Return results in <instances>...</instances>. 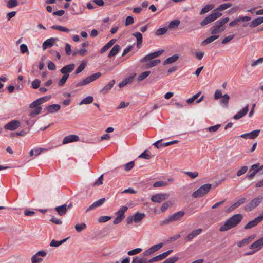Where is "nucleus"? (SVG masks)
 <instances>
[{"label":"nucleus","instance_id":"obj_1","mask_svg":"<svg viewBox=\"0 0 263 263\" xmlns=\"http://www.w3.org/2000/svg\"><path fill=\"white\" fill-rule=\"evenodd\" d=\"M243 216L240 214H236L229 218L220 227L219 231L224 232L228 231L237 226L242 220Z\"/></svg>","mask_w":263,"mask_h":263},{"label":"nucleus","instance_id":"obj_2","mask_svg":"<svg viewBox=\"0 0 263 263\" xmlns=\"http://www.w3.org/2000/svg\"><path fill=\"white\" fill-rule=\"evenodd\" d=\"M229 20V17H225L216 21L215 24L210 28L211 34H216L223 32L226 29L223 26Z\"/></svg>","mask_w":263,"mask_h":263},{"label":"nucleus","instance_id":"obj_3","mask_svg":"<svg viewBox=\"0 0 263 263\" xmlns=\"http://www.w3.org/2000/svg\"><path fill=\"white\" fill-rule=\"evenodd\" d=\"M101 73L97 72L89 77H86L85 79L80 80L76 84V87H80L85 86L89 84L92 82L99 79L101 76Z\"/></svg>","mask_w":263,"mask_h":263},{"label":"nucleus","instance_id":"obj_4","mask_svg":"<svg viewBox=\"0 0 263 263\" xmlns=\"http://www.w3.org/2000/svg\"><path fill=\"white\" fill-rule=\"evenodd\" d=\"M211 187V184H205L201 186L197 191L194 192L192 196L194 198L202 197L209 193Z\"/></svg>","mask_w":263,"mask_h":263},{"label":"nucleus","instance_id":"obj_5","mask_svg":"<svg viewBox=\"0 0 263 263\" xmlns=\"http://www.w3.org/2000/svg\"><path fill=\"white\" fill-rule=\"evenodd\" d=\"M222 15V13L219 12L214 11L212 13L207 16L203 21L200 22L201 26H205L220 17Z\"/></svg>","mask_w":263,"mask_h":263},{"label":"nucleus","instance_id":"obj_6","mask_svg":"<svg viewBox=\"0 0 263 263\" xmlns=\"http://www.w3.org/2000/svg\"><path fill=\"white\" fill-rule=\"evenodd\" d=\"M263 248V237L258 240L255 241L253 243H252L249 249L251 250H253L252 252H250L245 254L246 255H250L253 254L254 253L257 252V251L260 250Z\"/></svg>","mask_w":263,"mask_h":263},{"label":"nucleus","instance_id":"obj_7","mask_svg":"<svg viewBox=\"0 0 263 263\" xmlns=\"http://www.w3.org/2000/svg\"><path fill=\"white\" fill-rule=\"evenodd\" d=\"M263 200L262 196H258L254 198L245 207V210L247 211H251L256 208Z\"/></svg>","mask_w":263,"mask_h":263},{"label":"nucleus","instance_id":"obj_8","mask_svg":"<svg viewBox=\"0 0 263 263\" xmlns=\"http://www.w3.org/2000/svg\"><path fill=\"white\" fill-rule=\"evenodd\" d=\"M46 252L44 250L38 251L31 257V263H41L43 261V258L46 256Z\"/></svg>","mask_w":263,"mask_h":263},{"label":"nucleus","instance_id":"obj_9","mask_svg":"<svg viewBox=\"0 0 263 263\" xmlns=\"http://www.w3.org/2000/svg\"><path fill=\"white\" fill-rule=\"evenodd\" d=\"M169 197V194L167 193H157L153 195L151 200L154 202L161 203L166 200Z\"/></svg>","mask_w":263,"mask_h":263},{"label":"nucleus","instance_id":"obj_10","mask_svg":"<svg viewBox=\"0 0 263 263\" xmlns=\"http://www.w3.org/2000/svg\"><path fill=\"white\" fill-rule=\"evenodd\" d=\"M21 126V123L17 120H13L4 126V128L6 130H14L17 129Z\"/></svg>","mask_w":263,"mask_h":263},{"label":"nucleus","instance_id":"obj_11","mask_svg":"<svg viewBox=\"0 0 263 263\" xmlns=\"http://www.w3.org/2000/svg\"><path fill=\"white\" fill-rule=\"evenodd\" d=\"M263 220V216H261V215H259L257 217H256L254 220L249 221L245 227V229H251L255 226H256L260 222H261Z\"/></svg>","mask_w":263,"mask_h":263},{"label":"nucleus","instance_id":"obj_12","mask_svg":"<svg viewBox=\"0 0 263 263\" xmlns=\"http://www.w3.org/2000/svg\"><path fill=\"white\" fill-rule=\"evenodd\" d=\"M202 231V230L200 228L192 231L184 238V240L186 242L191 241L195 237L201 234Z\"/></svg>","mask_w":263,"mask_h":263},{"label":"nucleus","instance_id":"obj_13","mask_svg":"<svg viewBox=\"0 0 263 263\" xmlns=\"http://www.w3.org/2000/svg\"><path fill=\"white\" fill-rule=\"evenodd\" d=\"M260 132V129L254 130L250 133H245L241 135L240 137L244 139H254L258 137Z\"/></svg>","mask_w":263,"mask_h":263},{"label":"nucleus","instance_id":"obj_14","mask_svg":"<svg viewBox=\"0 0 263 263\" xmlns=\"http://www.w3.org/2000/svg\"><path fill=\"white\" fill-rule=\"evenodd\" d=\"M75 66V64L73 63L66 65L60 69V72L63 74H67L69 76V73L74 70Z\"/></svg>","mask_w":263,"mask_h":263},{"label":"nucleus","instance_id":"obj_15","mask_svg":"<svg viewBox=\"0 0 263 263\" xmlns=\"http://www.w3.org/2000/svg\"><path fill=\"white\" fill-rule=\"evenodd\" d=\"M255 238V235H251L237 242V246L242 247L250 243Z\"/></svg>","mask_w":263,"mask_h":263},{"label":"nucleus","instance_id":"obj_16","mask_svg":"<svg viewBox=\"0 0 263 263\" xmlns=\"http://www.w3.org/2000/svg\"><path fill=\"white\" fill-rule=\"evenodd\" d=\"M246 199H247L245 197L241 198L240 199H239L238 200V201L234 203L230 208H229L226 211L227 212L229 213V212H232L233 210H234L235 209H236V208H238L239 206H240V205L243 204L246 202Z\"/></svg>","mask_w":263,"mask_h":263},{"label":"nucleus","instance_id":"obj_17","mask_svg":"<svg viewBox=\"0 0 263 263\" xmlns=\"http://www.w3.org/2000/svg\"><path fill=\"white\" fill-rule=\"evenodd\" d=\"M105 200L106 199L105 198H102L94 202L91 205H90L87 208V209L86 211V212H88L90 210H92L97 207L101 206L104 203Z\"/></svg>","mask_w":263,"mask_h":263},{"label":"nucleus","instance_id":"obj_18","mask_svg":"<svg viewBox=\"0 0 263 263\" xmlns=\"http://www.w3.org/2000/svg\"><path fill=\"white\" fill-rule=\"evenodd\" d=\"M251 18L249 16H240L239 17L235 19L234 20L231 21L229 23V26L231 27L234 26L239 22H248L251 20Z\"/></svg>","mask_w":263,"mask_h":263},{"label":"nucleus","instance_id":"obj_19","mask_svg":"<svg viewBox=\"0 0 263 263\" xmlns=\"http://www.w3.org/2000/svg\"><path fill=\"white\" fill-rule=\"evenodd\" d=\"M79 140L78 136L76 135H70L66 136L64 138L62 143L63 144H65L70 142H73L78 141Z\"/></svg>","mask_w":263,"mask_h":263},{"label":"nucleus","instance_id":"obj_20","mask_svg":"<svg viewBox=\"0 0 263 263\" xmlns=\"http://www.w3.org/2000/svg\"><path fill=\"white\" fill-rule=\"evenodd\" d=\"M185 212L183 211H180L172 214L171 216L172 221H177L180 220L184 215Z\"/></svg>","mask_w":263,"mask_h":263},{"label":"nucleus","instance_id":"obj_21","mask_svg":"<svg viewBox=\"0 0 263 263\" xmlns=\"http://www.w3.org/2000/svg\"><path fill=\"white\" fill-rule=\"evenodd\" d=\"M115 83L116 82L115 80H111L107 85L104 86V87L100 90V92L103 95L106 94L112 88Z\"/></svg>","mask_w":263,"mask_h":263},{"label":"nucleus","instance_id":"obj_22","mask_svg":"<svg viewBox=\"0 0 263 263\" xmlns=\"http://www.w3.org/2000/svg\"><path fill=\"white\" fill-rule=\"evenodd\" d=\"M249 110L248 105H246L241 110L237 113L234 117L233 118L235 120H239L240 118L244 117Z\"/></svg>","mask_w":263,"mask_h":263},{"label":"nucleus","instance_id":"obj_23","mask_svg":"<svg viewBox=\"0 0 263 263\" xmlns=\"http://www.w3.org/2000/svg\"><path fill=\"white\" fill-rule=\"evenodd\" d=\"M249 110L248 105H246L241 110L237 113L234 117L233 118L235 120H239L240 118L244 117Z\"/></svg>","mask_w":263,"mask_h":263},{"label":"nucleus","instance_id":"obj_24","mask_svg":"<svg viewBox=\"0 0 263 263\" xmlns=\"http://www.w3.org/2000/svg\"><path fill=\"white\" fill-rule=\"evenodd\" d=\"M249 110L248 105H246L241 110L237 113L234 117L233 118L235 120H239L240 118L244 117Z\"/></svg>","mask_w":263,"mask_h":263},{"label":"nucleus","instance_id":"obj_25","mask_svg":"<svg viewBox=\"0 0 263 263\" xmlns=\"http://www.w3.org/2000/svg\"><path fill=\"white\" fill-rule=\"evenodd\" d=\"M61 108V106L59 104H52L46 107V109L49 113L53 114L59 111Z\"/></svg>","mask_w":263,"mask_h":263},{"label":"nucleus","instance_id":"obj_26","mask_svg":"<svg viewBox=\"0 0 263 263\" xmlns=\"http://www.w3.org/2000/svg\"><path fill=\"white\" fill-rule=\"evenodd\" d=\"M263 23V17H259L253 20L249 24L251 28H255Z\"/></svg>","mask_w":263,"mask_h":263},{"label":"nucleus","instance_id":"obj_27","mask_svg":"<svg viewBox=\"0 0 263 263\" xmlns=\"http://www.w3.org/2000/svg\"><path fill=\"white\" fill-rule=\"evenodd\" d=\"M55 211L60 216H63L66 214L67 211V206L66 204L57 206L55 208Z\"/></svg>","mask_w":263,"mask_h":263},{"label":"nucleus","instance_id":"obj_28","mask_svg":"<svg viewBox=\"0 0 263 263\" xmlns=\"http://www.w3.org/2000/svg\"><path fill=\"white\" fill-rule=\"evenodd\" d=\"M116 40L115 39H111L106 45H105L101 49V53H104L108 50L116 42Z\"/></svg>","mask_w":263,"mask_h":263},{"label":"nucleus","instance_id":"obj_29","mask_svg":"<svg viewBox=\"0 0 263 263\" xmlns=\"http://www.w3.org/2000/svg\"><path fill=\"white\" fill-rule=\"evenodd\" d=\"M55 39L53 38H50L46 40L43 43V48L44 50L46 49L47 48L51 47L53 45V43L55 41Z\"/></svg>","mask_w":263,"mask_h":263},{"label":"nucleus","instance_id":"obj_30","mask_svg":"<svg viewBox=\"0 0 263 263\" xmlns=\"http://www.w3.org/2000/svg\"><path fill=\"white\" fill-rule=\"evenodd\" d=\"M179 59V55L177 54L173 55L172 56L167 58L163 63L164 65L171 64L175 62Z\"/></svg>","mask_w":263,"mask_h":263},{"label":"nucleus","instance_id":"obj_31","mask_svg":"<svg viewBox=\"0 0 263 263\" xmlns=\"http://www.w3.org/2000/svg\"><path fill=\"white\" fill-rule=\"evenodd\" d=\"M137 39V46H140L143 42V37L142 34L139 32H135L132 34Z\"/></svg>","mask_w":263,"mask_h":263},{"label":"nucleus","instance_id":"obj_32","mask_svg":"<svg viewBox=\"0 0 263 263\" xmlns=\"http://www.w3.org/2000/svg\"><path fill=\"white\" fill-rule=\"evenodd\" d=\"M128 210V207L126 206H123L121 207L116 213L117 216L123 219L125 218V212Z\"/></svg>","mask_w":263,"mask_h":263},{"label":"nucleus","instance_id":"obj_33","mask_svg":"<svg viewBox=\"0 0 263 263\" xmlns=\"http://www.w3.org/2000/svg\"><path fill=\"white\" fill-rule=\"evenodd\" d=\"M220 100V103L223 107H227L228 105L230 97L228 94H224Z\"/></svg>","mask_w":263,"mask_h":263},{"label":"nucleus","instance_id":"obj_34","mask_svg":"<svg viewBox=\"0 0 263 263\" xmlns=\"http://www.w3.org/2000/svg\"><path fill=\"white\" fill-rule=\"evenodd\" d=\"M134 76H130L128 78H125L124 80H123L121 82H120L119 84V87H122L126 85L128 83H130L133 82V80L134 79Z\"/></svg>","mask_w":263,"mask_h":263},{"label":"nucleus","instance_id":"obj_35","mask_svg":"<svg viewBox=\"0 0 263 263\" xmlns=\"http://www.w3.org/2000/svg\"><path fill=\"white\" fill-rule=\"evenodd\" d=\"M69 238L67 237L66 238L63 239L60 241H57L54 239H53L51 240L50 243V246L51 247H58L64 242H65Z\"/></svg>","mask_w":263,"mask_h":263},{"label":"nucleus","instance_id":"obj_36","mask_svg":"<svg viewBox=\"0 0 263 263\" xmlns=\"http://www.w3.org/2000/svg\"><path fill=\"white\" fill-rule=\"evenodd\" d=\"M144 216L145 214L144 213L137 212L134 215H133L134 222L135 223H139L143 219Z\"/></svg>","mask_w":263,"mask_h":263},{"label":"nucleus","instance_id":"obj_37","mask_svg":"<svg viewBox=\"0 0 263 263\" xmlns=\"http://www.w3.org/2000/svg\"><path fill=\"white\" fill-rule=\"evenodd\" d=\"M213 35L210 36L209 37L206 38L205 40H204L202 42V44L206 45V44L211 43L212 42H213L214 41H215V40L217 39L219 36L218 35H216V34H213Z\"/></svg>","mask_w":263,"mask_h":263},{"label":"nucleus","instance_id":"obj_38","mask_svg":"<svg viewBox=\"0 0 263 263\" xmlns=\"http://www.w3.org/2000/svg\"><path fill=\"white\" fill-rule=\"evenodd\" d=\"M120 50V46L118 44L115 45L110 51L108 54V57L115 56L117 54Z\"/></svg>","mask_w":263,"mask_h":263},{"label":"nucleus","instance_id":"obj_39","mask_svg":"<svg viewBox=\"0 0 263 263\" xmlns=\"http://www.w3.org/2000/svg\"><path fill=\"white\" fill-rule=\"evenodd\" d=\"M214 8V6L212 4L206 5L200 11V14L202 15L208 13L210 10H212Z\"/></svg>","mask_w":263,"mask_h":263},{"label":"nucleus","instance_id":"obj_40","mask_svg":"<svg viewBox=\"0 0 263 263\" xmlns=\"http://www.w3.org/2000/svg\"><path fill=\"white\" fill-rule=\"evenodd\" d=\"M93 101V98L92 96H88L83 99L79 103L80 105L83 104H89L92 103Z\"/></svg>","mask_w":263,"mask_h":263},{"label":"nucleus","instance_id":"obj_41","mask_svg":"<svg viewBox=\"0 0 263 263\" xmlns=\"http://www.w3.org/2000/svg\"><path fill=\"white\" fill-rule=\"evenodd\" d=\"M160 62L161 61L159 59L154 60L146 63L145 66L146 68H151L156 66L157 65L159 64Z\"/></svg>","mask_w":263,"mask_h":263},{"label":"nucleus","instance_id":"obj_42","mask_svg":"<svg viewBox=\"0 0 263 263\" xmlns=\"http://www.w3.org/2000/svg\"><path fill=\"white\" fill-rule=\"evenodd\" d=\"M51 28L60 31L65 32H69V29L65 27L59 26V25H52L51 27Z\"/></svg>","mask_w":263,"mask_h":263},{"label":"nucleus","instance_id":"obj_43","mask_svg":"<svg viewBox=\"0 0 263 263\" xmlns=\"http://www.w3.org/2000/svg\"><path fill=\"white\" fill-rule=\"evenodd\" d=\"M86 66V63L85 61H83L81 62L80 65L77 68L76 70L75 71V74H78L81 73L82 71L84 70Z\"/></svg>","mask_w":263,"mask_h":263},{"label":"nucleus","instance_id":"obj_44","mask_svg":"<svg viewBox=\"0 0 263 263\" xmlns=\"http://www.w3.org/2000/svg\"><path fill=\"white\" fill-rule=\"evenodd\" d=\"M232 6V3H225V4H223L220 5L214 11H222V10H226V9L231 7Z\"/></svg>","mask_w":263,"mask_h":263},{"label":"nucleus","instance_id":"obj_45","mask_svg":"<svg viewBox=\"0 0 263 263\" xmlns=\"http://www.w3.org/2000/svg\"><path fill=\"white\" fill-rule=\"evenodd\" d=\"M168 30V27L167 26L159 28L156 31L155 34L157 36L164 34Z\"/></svg>","mask_w":263,"mask_h":263},{"label":"nucleus","instance_id":"obj_46","mask_svg":"<svg viewBox=\"0 0 263 263\" xmlns=\"http://www.w3.org/2000/svg\"><path fill=\"white\" fill-rule=\"evenodd\" d=\"M179 24H180V21L179 20H175L171 21L170 23L167 27H168V28H169L170 29H174V28H177L179 26Z\"/></svg>","mask_w":263,"mask_h":263},{"label":"nucleus","instance_id":"obj_47","mask_svg":"<svg viewBox=\"0 0 263 263\" xmlns=\"http://www.w3.org/2000/svg\"><path fill=\"white\" fill-rule=\"evenodd\" d=\"M69 76H67V74H63L62 77L60 79L59 81L58 82V85L59 87H61L64 85V84L66 83L67 80L69 78Z\"/></svg>","mask_w":263,"mask_h":263},{"label":"nucleus","instance_id":"obj_48","mask_svg":"<svg viewBox=\"0 0 263 263\" xmlns=\"http://www.w3.org/2000/svg\"><path fill=\"white\" fill-rule=\"evenodd\" d=\"M74 228L76 231L79 233L86 228V225L84 223L81 224H77L75 226Z\"/></svg>","mask_w":263,"mask_h":263},{"label":"nucleus","instance_id":"obj_49","mask_svg":"<svg viewBox=\"0 0 263 263\" xmlns=\"http://www.w3.org/2000/svg\"><path fill=\"white\" fill-rule=\"evenodd\" d=\"M150 74V71H145L141 73L138 77L137 80L138 81H142L147 78Z\"/></svg>","mask_w":263,"mask_h":263},{"label":"nucleus","instance_id":"obj_50","mask_svg":"<svg viewBox=\"0 0 263 263\" xmlns=\"http://www.w3.org/2000/svg\"><path fill=\"white\" fill-rule=\"evenodd\" d=\"M168 184V183L167 182L163 181H160L156 182L154 183L153 186L155 187H162V186H166Z\"/></svg>","mask_w":263,"mask_h":263},{"label":"nucleus","instance_id":"obj_51","mask_svg":"<svg viewBox=\"0 0 263 263\" xmlns=\"http://www.w3.org/2000/svg\"><path fill=\"white\" fill-rule=\"evenodd\" d=\"M263 63V57L259 58L256 60H253L251 62V66L252 67H255L256 66L262 64Z\"/></svg>","mask_w":263,"mask_h":263},{"label":"nucleus","instance_id":"obj_52","mask_svg":"<svg viewBox=\"0 0 263 263\" xmlns=\"http://www.w3.org/2000/svg\"><path fill=\"white\" fill-rule=\"evenodd\" d=\"M41 84V81L39 79H35L32 82L31 87L32 88L36 89L39 88Z\"/></svg>","mask_w":263,"mask_h":263},{"label":"nucleus","instance_id":"obj_53","mask_svg":"<svg viewBox=\"0 0 263 263\" xmlns=\"http://www.w3.org/2000/svg\"><path fill=\"white\" fill-rule=\"evenodd\" d=\"M42 110V107L41 106L37 107L34 110H32L29 114V116L31 117H34L38 114H39Z\"/></svg>","mask_w":263,"mask_h":263},{"label":"nucleus","instance_id":"obj_54","mask_svg":"<svg viewBox=\"0 0 263 263\" xmlns=\"http://www.w3.org/2000/svg\"><path fill=\"white\" fill-rule=\"evenodd\" d=\"M138 157L145 159H149L151 158L148 151L147 150H145L142 154H141Z\"/></svg>","mask_w":263,"mask_h":263},{"label":"nucleus","instance_id":"obj_55","mask_svg":"<svg viewBox=\"0 0 263 263\" xmlns=\"http://www.w3.org/2000/svg\"><path fill=\"white\" fill-rule=\"evenodd\" d=\"M142 251V249L141 248H136V249L130 250V251H129L127 252V254L129 255H134L139 254Z\"/></svg>","mask_w":263,"mask_h":263},{"label":"nucleus","instance_id":"obj_56","mask_svg":"<svg viewBox=\"0 0 263 263\" xmlns=\"http://www.w3.org/2000/svg\"><path fill=\"white\" fill-rule=\"evenodd\" d=\"M18 5L17 0H9L7 3V6L8 8H11L16 7Z\"/></svg>","mask_w":263,"mask_h":263},{"label":"nucleus","instance_id":"obj_57","mask_svg":"<svg viewBox=\"0 0 263 263\" xmlns=\"http://www.w3.org/2000/svg\"><path fill=\"white\" fill-rule=\"evenodd\" d=\"M184 174L189 176L191 179H194L198 176V173L196 171L195 172H184Z\"/></svg>","mask_w":263,"mask_h":263},{"label":"nucleus","instance_id":"obj_58","mask_svg":"<svg viewBox=\"0 0 263 263\" xmlns=\"http://www.w3.org/2000/svg\"><path fill=\"white\" fill-rule=\"evenodd\" d=\"M134 22V18L132 16H128L126 18L125 25L128 26L133 24Z\"/></svg>","mask_w":263,"mask_h":263},{"label":"nucleus","instance_id":"obj_59","mask_svg":"<svg viewBox=\"0 0 263 263\" xmlns=\"http://www.w3.org/2000/svg\"><path fill=\"white\" fill-rule=\"evenodd\" d=\"M163 246V243H160L153 246L150 248H151V250L152 251L153 253H154L155 252L160 249Z\"/></svg>","mask_w":263,"mask_h":263},{"label":"nucleus","instance_id":"obj_60","mask_svg":"<svg viewBox=\"0 0 263 263\" xmlns=\"http://www.w3.org/2000/svg\"><path fill=\"white\" fill-rule=\"evenodd\" d=\"M248 170V167L247 166H243L239 169L237 172V176H240L244 174Z\"/></svg>","mask_w":263,"mask_h":263},{"label":"nucleus","instance_id":"obj_61","mask_svg":"<svg viewBox=\"0 0 263 263\" xmlns=\"http://www.w3.org/2000/svg\"><path fill=\"white\" fill-rule=\"evenodd\" d=\"M179 258L176 256L171 257L166 259L163 263H175Z\"/></svg>","mask_w":263,"mask_h":263},{"label":"nucleus","instance_id":"obj_62","mask_svg":"<svg viewBox=\"0 0 263 263\" xmlns=\"http://www.w3.org/2000/svg\"><path fill=\"white\" fill-rule=\"evenodd\" d=\"M234 34L228 35V36L224 37L223 39V40L221 42V43L222 44H226L227 43L230 42L234 38Z\"/></svg>","mask_w":263,"mask_h":263},{"label":"nucleus","instance_id":"obj_63","mask_svg":"<svg viewBox=\"0 0 263 263\" xmlns=\"http://www.w3.org/2000/svg\"><path fill=\"white\" fill-rule=\"evenodd\" d=\"M50 98V96H45V97L40 98L37 99L36 100L39 102V104H41L46 102L47 101H48Z\"/></svg>","mask_w":263,"mask_h":263},{"label":"nucleus","instance_id":"obj_64","mask_svg":"<svg viewBox=\"0 0 263 263\" xmlns=\"http://www.w3.org/2000/svg\"><path fill=\"white\" fill-rule=\"evenodd\" d=\"M134 166V162L131 161L124 165V169L125 171L130 170Z\"/></svg>","mask_w":263,"mask_h":263}]
</instances>
